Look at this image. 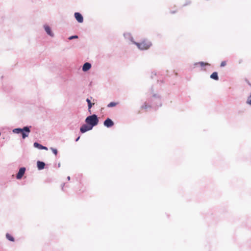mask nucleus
I'll return each mask as SVG.
<instances>
[{"label":"nucleus","instance_id":"nucleus-1","mask_svg":"<svg viewBox=\"0 0 251 251\" xmlns=\"http://www.w3.org/2000/svg\"><path fill=\"white\" fill-rule=\"evenodd\" d=\"M133 43L140 50H148L152 45L151 42L146 39L143 40L140 43H137L136 42H134Z\"/></svg>","mask_w":251,"mask_h":251},{"label":"nucleus","instance_id":"nucleus-2","mask_svg":"<svg viewBox=\"0 0 251 251\" xmlns=\"http://www.w3.org/2000/svg\"><path fill=\"white\" fill-rule=\"evenodd\" d=\"M13 132L15 133H21L23 138L25 139L28 136L30 130L28 127L25 126L23 128H15L13 130Z\"/></svg>","mask_w":251,"mask_h":251},{"label":"nucleus","instance_id":"nucleus-3","mask_svg":"<svg viewBox=\"0 0 251 251\" xmlns=\"http://www.w3.org/2000/svg\"><path fill=\"white\" fill-rule=\"evenodd\" d=\"M85 122L87 123V124L92 126V127H93V126L98 125L99 123V120L97 115L94 114L93 115L87 117L85 120Z\"/></svg>","mask_w":251,"mask_h":251},{"label":"nucleus","instance_id":"nucleus-4","mask_svg":"<svg viewBox=\"0 0 251 251\" xmlns=\"http://www.w3.org/2000/svg\"><path fill=\"white\" fill-rule=\"evenodd\" d=\"M92 126H89V125H83L80 127V130L81 133H84L87 131L90 130L92 129Z\"/></svg>","mask_w":251,"mask_h":251},{"label":"nucleus","instance_id":"nucleus-5","mask_svg":"<svg viewBox=\"0 0 251 251\" xmlns=\"http://www.w3.org/2000/svg\"><path fill=\"white\" fill-rule=\"evenodd\" d=\"M103 124L107 127H110L114 125V122L110 119L107 118L104 121Z\"/></svg>","mask_w":251,"mask_h":251},{"label":"nucleus","instance_id":"nucleus-6","mask_svg":"<svg viewBox=\"0 0 251 251\" xmlns=\"http://www.w3.org/2000/svg\"><path fill=\"white\" fill-rule=\"evenodd\" d=\"M25 171V168H21L17 175L16 178L18 179H21L24 176Z\"/></svg>","mask_w":251,"mask_h":251},{"label":"nucleus","instance_id":"nucleus-7","mask_svg":"<svg viewBox=\"0 0 251 251\" xmlns=\"http://www.w3.org/2000/svg\"><path fill=\"white\" fill-rule=\"evenodd\" d=\"M75 17L78 22L82 23L83 22V16L80 13L78 12H75Z\"/></svg>","mask_w":251,"mask_h":251},{"label":"nucleus","instance_id":"nucleus-8","mask_svg":"<svg viewBox=\"0 0 251 251\" xmlns=\"http://www.w3.org/2000/svg\"><path fill=\"white\" fill-rule=\"evenodd\" d=\"M91 67V65L90 63H85L83 66V67H82V70L84 71V72H86L88 70H89Z\"/></svg>","mask_w":251,"mask_h":251},{"label":"nucleus","instance_id":"nucleus-9","mask_svg":"<svg viewBox=\"0 0 251 251\" xmlns=\"http://www.w3.org/2000/svg\"><path fill=\"white\" fill-rule=\"evenodd\" d=\"M45 30L46 32L50 36H53V34L51 31L50 28L48 25H45Z\"/></svg>","mask_w":251,"mask_h":251},{"label":"nucleus","instance_id":"nucleus-10","mask_svg":"<svg viewBox=\"0 0 251 251\" xmlns=\"http://www.w3.org/2000/svg\"><path fill=\"white\" fill-rule=\"evenodd\" d=\"M45 164L43 162L38 161L37 162V167L39 170L43 169L45 167Z\"/></svg>","mask_w":251,"mask_h":251},{"label":"nucleus","instance_id":"nucleus-11","mask_svg":"<svg viewBox=\"0 0 251 251\" xmlns=\"http://www.w3.org/2000/svg\"><path fill=\"white\" fill-rule=\"evenodd\" d=\"M210 78L216 80L219 79L218 73L217 72H214L210 75Z\"/></svg>","mask_w":251,"mask_h":251},{"label":"nucleus","instance_id":"nucleus-12","mask_svg":"<svg viewBox=\"0 0 251 251\" xmlns=\"http://www.w3.org/2000/svg\"><path fill=\"white\" fill-rule=\"evenodd\" d=\"M34 146L36 148H38L40 149H47V148L43 146L42 145L39 144L38 143H34Z\"/></svg>","mask_w":251,"mask_h":251},{"label":"nucleus","instance_id":"nucleus-13","mask_svg":"<svg viewBox=\"0 0 251 251\" xmlns=\"http://www.w3.org/2000/svg\"><path fill=\"white\" fill-rule=\"evenodd\" d=\"M6 237L8 240H9L10 241H12V242L14 241V238L9 233H6Z\"/></svg>","mask_w":251,"mask_h":251},{"label":"nucleus","instance_id":"nucleus-14","mask_svg":"<svg viewBox=\"0 0 251 251\" xmlns=\"http://www.w3.org/2000/svg\"><path fill=\"white\" fill-rule=\"evenodd\" d=\"M118 104V102H110L108 105L107 107H112L116 106Z\"/></svg>","mask_w":251,"mask_h":251},{"label":"nucleus","instance_id":"nucleus-15","mask_svg":"<svg viewBox=\"0 0 251 251\" xmlns=\"http://www.w3.org/2000/svg\"><path fill=\"white\" fill-rule=\"evenodd\" d=\"M86 101H87V102L88 103V109H90L92 107V105H94L95 103H92L91 102V100L89 99H87L86 100Z\"/></svg>","mask_w":251,"mask_h":251},{"label":"nucleus","instance_id":"nucleus-16","mask_svg":"<svg viewBox=\"0 0 251 251\" xmlns=\"http://www.w3.org/2000/svg\"><path fill=\"white\" fill-rule=\"evenodd\" d=\"M199 64H200L201 67L206 66V65H209V64L207 63H204L203 62H201L198 63Z\"/></svg>","mask_w":251,"mask_h":251},{"label":"nucleus","instance_id":"nucleus-17","mask_svg":"<svg viewBox=\"0 0 251 251\" xmlns=\"http://www.w3.org/2000/svg\"><path fill=\"white\" fill-rule=\"evenodd\" d=\"M247 103L248 104L251 105V95L248 98V100H247Z\"/></svg>","mask_w":251,"mask_h":251},{"label":"nucleus","instance_id":"nucleus-18","mask_svg":"<svg viewBox=\"0 0 251 251\" xmlns=\"http://www.w3.org/2000/svg\"><path fill=\"white\" fill-rule=\"evenodd\" d=\"M226 65V61H223L221 62L220 66L223 67H225Z\"/></svg>","mask_w":251,"mask_h":251},{"label":"nucleus","instance_id":"nucleus-19","mask_svg":"<svg viewBox=\"0 0 251 251\" xmlns=\"http://www.w3.org/2000/svg\"><path fill=\"white\" fill-rule=\"evenodd\" d=\"M78 38V36L76 35L70 36L68 39L69 40H72L73 39H76Z\"/></svg>","mask_w":251,"mask_h":251},{"label":"nucleus","instance_id":"nucleus-20","mask_svg":"<svg viewBox=\"0 0 251 251\" xmlns=\"http://www.w3.org/2000/svg\"><path fill=\"white\" fill-rule=\"evenodd\" d=\"M52 151H53V153H54L55 155H56V154H57V150H56V149H53V150H52Z\"/></svg>","mask_w":251,"mask_h":251},{"label":"nucleus","instance_id":"nucleus-21","mask_svg":"<svg viewBox=\"0 0 251 251\" xmlns=\"http://www.w3.org/2000/svg\"><path fill=\"white\" fill-rule=\"evenodd\" d=\"M79 137H78L76 139V141H78V140H79Z\"/></svg>","mask_w":251,"mask_h":251},{"label":"nucleus","instance_id":"nucleus-22","mask_svg":"<svg viewBox=\"0 0 251 251\" xmlns=\"http://www.w3.org/2000/svg\"><path fill=\"white\" fill-rule=\"evenodd\" d=\"M67 179L69 180L70 179V176H68Z\"/></svg>","mask_w":251,"mask_h":251},{"label":"nucleus","instance_id":"nucleus-23","mask_svg":"<svg viewBox=\"0 0 251 251\" xmlns=\"http://www.w3.org/2000/svg\"><path fill=\"white\" fill-rule=\"evenodd\" d=\"M172 13H174L175 12L173 11V12H171Z\"/></svg>","mask_w":251,"mask_h":251}]
</instances>
